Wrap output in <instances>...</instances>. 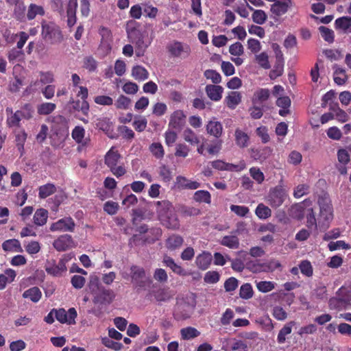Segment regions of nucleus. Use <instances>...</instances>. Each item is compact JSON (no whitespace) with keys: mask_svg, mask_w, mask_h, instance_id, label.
Returning a JSON list of instances; mask_svg holds the SVG:
<instances>
[{"mask_svg":"<svg viewBox=\"0 0 351 351\" xmlns=\"http://www.w3.org/2000/svg\"><path fill=\"white\" fill-rule=\"evenodd\" d=\"M8 114L6 124L9 128H20L22 119L29 120L33 117L34 109L31 104H25L20 110L13 112L12 108L8 107L5 110Z\"/></svg>","mask_w":351,"mask_h":351,"instance_id":"1","label":"nucleus"},{"mask_svg":"<svg viewBox=\"0 0 351 351\" xmlns=\"http://www.w3.org/2000/svg\"><path fill=\"white\" fill-rule=\"evenodd\" d=\"M89 288L93 295V302L95 304H109L114 298L113 291L100 286L97 280L91 281Z\"/></svg>","mask_w":351,"mask_h":351,"instance_id":"2","label":"nucleus"},{"mask_svg":"<svg viewBox=\"0 0 351 351\" xmlns=\"http://www.w3.org/2000/svg\"><path fill=\"white\" fill-rule=\"evenodd\" d=\"M79 89L77 97H80L81 100L75 99L71 97L68 105L70 106L71 112H81L83 115L88 117L90 111V106L87 101L88 90L86 87L82 86L79 87Z\"/></svg>","mask_w":351,"mask_h":351,"instance_id":"3","label":"nucleus"},{"mask_svg":"<svg viewBox=\"0 0 351 351\" xmlns=\"http://www.w3.org/2000/svg\"><path fill=\"white\" fill-rule=\"evenodd\" d=\"M42 36L43 39L51 45L62 41L63 35L58 25L52 22L42 24Z\"/></svg>","mask_w":351,"mask_h":351,"instance_id":"4","label":"nucleus"},{"mask_svg":"<svg viewBox=\"0 0 351 351\" xmlns=\"http://www.w3.org/2000/svg\"><path fill=\"white\" fill-rule=\"evenodd\" d=\"M195 306L184 299L178 300L173 313L177 321L185 320L191 317Z\"/></svg>","mask_w":351,"mask_h":351,"instance_id":"5","label":"nucleus"},{"mask_svg":"<svg viewBox=\"0 0 351 351\" xmlns=\"http://www.w3.org/2000/svg\"><path fill=\"white\" fill-rule=\"evenodd\" d=\"M169 55L173 58H186L191 52L190 47L182 42L173 40L167 45Z\"/></svg>","mask_w":351,"mask_h":351,"instance_id":"6","label":"nucleus"},{"mask_svg":"<svg viewBox=\"0 0 351 351\" xmlns=\"http://www.w3.org/2000/svg\"><path fill=\"white\" fill-rule=\"evenodd\" d=\"M53 312L55 313L56 319L61 324L66 323L69 325L75 324L77 313L75 308H70L68 311L62 308H53Z\"/></svg>","mask_w":351,"mask_h":351,"instance_id":"7","label":"nucleus"},{"mask_svg":"<svg viewBox=\"0 0 351 351\" xmlns=\"http://www.w3.org/2000/svg\"><path fill=\"white\" fill-rule=\"evenodd\" d=\"M286 193L281 186L271 189L267 196V202L273 208L280 206L285 202Z\"/></svg>","mask_w":351,"mask_h":351,"instance_id":"8","label":"nucleus"},{"mask_svg":"<svg viewBox=\"0 0 351 351\" xmlns=\"http://www.w3.org/2000/svg\"><path fill=\"white\" fill-rule=\"evenodd\" d=\"M66 260L61 258L58 263L54 260L47 261L45 267L47 273L53 277H60L66 273Z\"/></svg>","mask_w":351,"mask_h":351,"instance_id":"9","label":"nucleus"},{"mask_svg":"<svg viewBox=\"0 0 351 351\" xmlns=\"http://www.w3.org/2000/svg\"><path fill=\"white\" fill-rule=\"evenodd\" d=\"M75 227V223L74 220L71 217H66L52 223L49 229L51 232H72L74 231Z\"/></svg>","mask_w":351,"mask_h":351,"instance_id":"10","label":"nucleus"},{"mask_svg":"<svg viewBox=\"0 0 351 351\" xmlns=\"http://www.w3.org/2000/svg\"><path fill=\"white\" fill-rule=\"evenodd\" d=\"M132 282L136 287H144L145 285L144 279L145 278V269L137 265H132L130 267Z\"/></svg>","mask_w":351,"mask_h":351,"instance_id":"11","label":"nucleus"},{"mask_svg":"<svg viewBox=\"0 0 351 351\" xmlns=\"http://www.w3.org/2000/svg\"><path fill=\"white\" fill-rule=\"evenodd\" d=\"M186 123V115L182 110L174 111L170 116L169 127L178 131L181 130Z\"/></svg>","mask_w":351,"mask_h":351,"instance_id":"12","label":"nucleus"},{"mask_svg":"<svg viewBox=\"0 0 351 351\" xmlns=\"http://www.w3.org/2000/svg\"><path fill=\"white\" fill-rule=\"evenodd\" d=\"M73 240L69 234H62L56 239L53 245L54 248L59 252H64L73 246Z\"/></svg>","mask_w":351,"mask_h":351,"instance_id":"13","label":"nucleus"},{"mask_svg":"<svg viewBox=\"0 0 351 351\" xmlns=\"http://www.w3.org/2000/svg\"><path fill=\"white\" fill-rule=\"evenodd\" d=\"M292 5L291 0H278L271 6V12L277 16L285 14Z\"/></svg>","mask_w":351,"mask_h":351,"instance_id":"14","label":"nucleus"},{"mask_svg":"<svg viewBox=\"0 0 351 351\" xmlns=\"http://www.w3.org/2000/svg\"><path fill=\"white\" fill-rule=\"evenodd\" d=\"M77 0H69L66 6L67 25L72 27L77 21Z\"/></svg>","mask_w":351,"mask_h":351,"instance_id":"15","label":"nucleus"},{"mask_svg":"<svg viewBox=\"0 0 351 351\" xmlns=\"http://www.w3.org/2000/svg\"><path fill=\"white\" fill-rule=\"evenodd\" d=\"M176 184L180 189L195 190L200 187L201 184L197 181H193L184 176H178L176 177Z\"/></svg>","mask_w":351,"mask_h":351,"instance_id":"16","label":"nucleus"},{"mask_svg":"<svg viewBox=\"0 0 351 351\" xmlns=\"http://www.w3.org/2000/svg\"><path fill=\"white\" fill-rule=\"evenodd\" d=\"M174 295V293L169 288H160L153 291L154 298L159 303L169 302L173 299Z\"/></svg>","mask_w":351,"mask_h":351,"instance_id":"17","label":"nucleus"},{"mask_svg":"<svg viewBox=\"0 0 351 351\" xmlns=\"http://www.w3.org/2000/svg\"><path fill=\"white\" fill-rule=\"evenodd\" d=\"M205 90L207 96L214 101H219L222 97L223 88L219 85L209 84L206 85Z\"/></svg>","mask_w":351,"mask_h":351,"instance_id":"18","label":"nucleus"},{"mask_svg":"<svg viewBox=\"0 0 351 351\" xmlns=\"http://www.w3.org/2000/svg\"><path fill=\"white\" fill-rule=\"evenodd\" d=\"M206 130L208 134L219 138L222 135L223 126L221 122L211 120L206 124Z\"/></svg>","mask_w":351,"mask_h":351,"instance_id":"19","label":"nucleus"},{"mask_svg":"<svg viewBox=\"0 0 351 351\" xmlns=\"http://www.w3.org/2000/svg\"><path fill=\"white\" fill-rule=\"evenodd\" d=\"M226 351H247V345L245 341L232 338L228 340Z\"/></svg>","mask_w":351,"mask_h":351,"instance_id":"20","label":"nucleus"},{"mask_svg":"<svg viewBox=\"0 0 351 351\" xmlns=\"http://www.w3.org/2000/svg\"><path fill=\"white\" fill-rule=\"evenodd\" d=\"M156 213L160 218L168 217L169 212L172 208V204L169 200H162L155 202Z\"/></svg>","mask_w":351,"mask_h":351,"instance_id":"21","label":"nucleus"},{"mask_svg":"<svg viewBox=\"0 0 351 351\" xmlns=\"http://www.w3.org/2000/svg\"><path fill=\"white\" fill-rule=\"evenodd\" d=\"M212 259L210 252H204L196 257L195 263L199 269L206 270L210 266Z\"/></svg>","mask_w":351,"mask_h":351,"instance_id":"22","label":"nucleus"},{"mask_svg":"<svg viewBox=\"0 0 351 351\" xmlns=\"http://www.w3.org/2000/svg\"><path fill=\"white\" fill-rule=\"evenodd\" d=\"M162 263L166 267H169L175 274L180 276L186 275L185 270L180 265L176 263L171 257L167 255H165L163 257Z\"/></svg>","mask_w":351,"mask_h":351,"instance_id":"23","label":"nucleus"},{"mask_svg":"<svg viewBox=\"0 0 351 351\" xmlns=\"http://www.w3.org/2000/svg\"><path fill=\"white\" fill-rule=\"evenodd\" d=\"M270 96V91L268 88H258L256 90L252 98L253 104H261L266 101Z\"/></svg>","mask_w":351,"mask_h":351,"instance_id":"24","label":"nucleus"},{"mask_svg":"<svg viewBox=\"0 0 351 351\" xmlns=\"http://www.w3.org/2000/svg\"><path fill=\"white\" fill-rule=\"evenodd\" d=\"M184 239L182 237L178 234H172L166 240V247L169 250H176L179 249L183 244Z\"/></svg>","mask_w":351,"mask_h":351,"instance_id":"25","label":"nucleus"},{"mask_svg":"<svg viewBox=\"0 0 351 351\" xmlns=\"http://www.w3.org/2000/svg\"><path fill=\"white\" fill-rule=\"evenodd\" d=\"M313 202L307 198L303 202L296 204L292 207V212L295 213V217L299 219L304 217V210L306 207H310L312 205Z\"/></svg>","mask_w":351,"mask_h":351,"instance_id":"26","label":"nucleus"},{"mask_svg":"<svg viewBox=\"0 0 351 351\" xmlns=\"http://www.w3.org/2000/svg\"><path fill=\"white\" fill-rule=\"evenodd\" d=\"M313 202L307 198L303 202L296 204L292 207V212L295 213V217L299 219L304 217V210L306 207H310L312 205Z\"/></svg>","mask_w":351,"mask_h":351,"instance_id":"27","label":"nucleus"},{"mask_svg":"<svg viewBox=\"0 0 351 351\" xmlns=\"http://www.w3.org/2000/svg\"><path fill=\"white\" fill-rule=\"evenodd\" d=\"M335 25L337 29H341L344 33L351 32V17H339L335 20Z\"/></svg>","mask_w":351,"mask_h":351,"instance_id":"28","label":"nucleus"},{"mask_svg":"<svg viewBox=\"0 0 351 351\" xmlns=\"http://www.w3.org/2000/svg\"><path fill=\"white\" fill-rule=\"evenodd\" d=\"M42 297V292L38 287H31L23 293V298L29 299L32 302H38Z\"/></svg>","mask_w":351,"mask_h":351,"instance_id":"29","label":"nucleus"},{"mask_svg":"<svg viewBox=\"0 0 351 351\" xmlns=\"http://www.w3.org/2000/svg\"><path fill=\"white\" fill-rule=\"evenodd\" d=\"M295 324V322L291 321L286 324L280 330L277 336V342L279 344H283L285 343L287 337L292 332V326Z\"/></svg>","mask_w":351,"mask_h":351,"instance_id":"30","label":"nucleus"},{"mask_svg":"<svg viewBox=\"0 0 351 351\" xmlns=\"http://www.w3.org/2000/svg\"><path fill=\"white\" fill-rule=\"evenodd\" d=\"M241 101V95L239 92L233 91L225 98L226 106L230 109H234Z\"/></svg>","mask_w":351,"mask_h":351,"instance_id":"31","label":"nucleus"},{"mask_svg":"<svg viewBox=\"0 0 351 351\" xmlns=\"http://www.w3.org/2000/svg\"><path fill=\"white\" fill-rule=\"evenodd\" d=\"M57 189L55 184L52 183H47L39 186L38 197L40 199H45L55 193Z\"/></svg>","mask_w":351,"mask_h":351,"instance_id":"32","label":"nucleus"},{"mask_svg":"<svg viewBox=\"0 0 351 351\" xmlns=\"http://www.w3.org/2000/svg\"><path fill=\"white\" fill-rule=\"evenodd\" d=\"M48 211L45 208L37 209L34 213L33 219L36 226H44L48 219Z\"/></svg>","mask_w":351,"mask_h":351,"instance_id":"33","label":"nucleus"},{"mask_svg":"<svg viewBox=\"0 0 351 351\" xmlns=\"http://www.w3.org/2000/svg\"><path fill=\"white\" fill-rule=\"evenodd\" d=\"M235 143L241 148L247 147L249 145V136L240 129L235 130Z\"/></svg>","mask_w":351,"mask_h":351,"instance_id":"34","label":"nucleus"},{"mask_svg":"<svg viewBox=\"0 0 351 351\" xmlns=\"http://www.w3.org/2000/svg\"><path fill=\"white\" fill-rule=\"evenodd\" d=\"M2 248L5 252H21L22 248L19 240L11 239L5 241L2 243Z\"/></svg>","mask_w":351,"mask_h":351,"instance_id":"35","label":"nucleus"},{"mask_svg":"<svg viewBox=\"0 0 351 351\" xmlns=\"http://www.w3.org/2000/svg\"><path fill=\"white\" fill-rule=\"evenodd\" d=\"M220 243L230 249H237L239 247V239L236 235H227L222 237Z\"/></svg>","mask_w":351,"mask_h":351,"instance_id":"36","label":"nucleus"},{"mask_svg":"<svg viewBox=\"0 0 351 351\" xmlns=\"http://www.w3.org/2000/svg\"><path fill=\"white\" fill-rule=\"evenodd\" d=\"M121 158L120 154L117 152L112 149L109 150L105 156V164L110 169L117 166Z\"/></svg>","mask_w":351,"mask_h":351,"instance_id":"37","label":"nucleus"},{"mask_svg":"<svg viewBox=\"0 0 351 351\" xmlns=\"http://www.w3.org/2000/svg\"><path fill=\"white\" fill-rule=\"evenodd\" d=\"M284 61L281 56L276 57V62L274 69L270 71L269 77L271 79H276L283 73Z\"/></svg>","mask_w":351,"mask_h":351,"instance_id":"38","label":"nucleus"},{"mask_svg":"<svg viewBox=\"0 0 351 351\" xmlns=\"http://www.w3.org/2000/svg\"><path fill=\"white\" fill-rule=\"evenodd\" d=\"M132 76L138 81H144L149 77V72L143 66L136 65L132 68Z\"/></svg>","mask_w":351,"mask_h":351,"instance_id":"39","label":"nucleus"},{"mask_svg":"<svg viewBox=\"0 0 351 351\" xmlns=\"http://www.w3.org/2000/svg\"><path fill=\"white\" fill-rule=\"evenodd\" d=\"M27 138V134L25 130L22 129L17 132L15 134L16 146L21 155L24 151V145Z\"/></svg>","mask_w":351,"mask_h":351,"instance_id":"40","label":"nucleus"},{"mask_svg":"<svg viewBox=\"0 0 351 351\" xmlns=\"http://www.w3.org/2000/svg\"><path fill=\"white\" fill-rule=\"evenodd\" d=\"M45 14L44 8L34 3H31L29 5L27 18L28 20H33L37 15L43 16Z\"/></svg>","mask_w":351,"mask_h":351,"instance_id":"41","label":"nucleus"},{"mask_svg":"<svg viewBox=\"0 0 351 351\" xmlns=\"http://www.w3.org/2000/svg\"><path fill=\"white\" fill-rule=\"evenodd\" d=\"M13 5H14L13 10L14 17L19 21H23L25 17L26 10V7L24 4V2L22 1L17 3H14Z\"/></svg>","mask_w":351,"mask_h":351,"instance_id":"42","label":"nucleus"},{"mask_svg":"<svg viewBox=\"0 0 351 351\" xmlns=\"http://www.w3.org/2000/svg\"><path fill=\"white\" fill-rule=\"evenodd\" d=\"M193 199L199 203L210 204L211 195L208 191L199 190L197 191L193 195Z\"/></svg>","mask_w":351,"mask_h":351,"instance_id":"43","label":"nucleus"},{"mask_svg":"<svg viewBox=\"0 0 351 351\" xmlns=\"http://www.w3.org/2000/svg\"><path fill=\"white\" fill-rule=\"evenodd\" d=\"M348 80L345 69L337 67L334 71V82L339 86L343 85Z\"/></svg>","mask_w":351,"mask_h":351,"instance_id":"44","label":"nucleus"},{"mask_svg":"<svg viewBox=\"0 0 351 351\" xmlns=\"http://www.w3.org/2000/svg\"><path fill=\"white\" fill-rule=\"evenodd\" d=\"M181 337L184 340H189L198 337L200 332L193 327H186L180 330Z\"/></svg>","mask_w":351,"mask_h":351,"instance_id":"45","label":"nucleus"},{"mask_svg":"<svg viewBox=\"0 0 351 351\" xmlns=\"http://www.w3.org/2000/svg\"><path fill=\"white\" fill-rule=\"evenodd\" d=\"M56 108V105L51 102L43 103L38 106L37 112L40 115H48Z\"/></svg>","mask_w":351,"mask_h":351,"instance_id":"46","label":"nucleus"},{"mask_svg":"<svg viewBox=\"0 0 351 351\" xmlns=\"http://www.w3.org/2000/svg\"><path fill=\"white\" fill-rule=\"evenodd\" d=\"M330 110L335 112L334 117L335 116L336 119L339 121L344 123L348 120L349 117L348 114L344 110L341 109L337 104L330 105Z\"/></svg>","mask_w":351,"mask_h":351,"instance_id":"47","label":"nucleus"},{"mask_svg":"<svg viewBox=\"0 0 351 351\" xmlns=\"http://www.w3.org/2000/svg\"><path fill=\"white\" fill-rule=\"evenodd\" d=\"M318 204L320 208L322 214L326 213V214L332 215V207L329 198L326 196L319 197L318 199Z\"/></svg>","mask_w":351,"mask_h":351,"instance_id":"48","label":"nucleus"},{"mask_svg":"<svg viewBox=\"0 0 351 351\" xmlns=\"http://www.w3.org/2000/svg\"><path fill=\"white\" fill-rule=\"evenodd\" d=\"M85 135V130L82 126H75L72 131L71 136L75 141L77 143H82L83 145H86L84 143Z\"/></svg>","mask_w":351,"mask_h":351,"instance_id":"49","label":"nucleus"},{"mask_svg":"<svg viewBox=\"0 0 351 351\" xmlns=\"http://www.w3.org/2000/svg\"><path fill=\"white\" fill-rule=\"evenodd\" d=\"M212 167L220 171H232L237 168V165L230 163H226L221 160H216L211 162Z\"/></svg>","mask_w":351,"mask_h":351,"instance_id":"50","label":"nucleus"},{"mask_svg":"<svg viewBox=\"0 0 351 351\" xmlns=\"http://www.w3.org/2000/svg\"><path fill=\"white\" fill-rule=\"evenodd\" d=\"M255 213L259 219H266L271 217V210L263 204H259L256 208Z\"/></svg>","mask_w":351,"mask_h":351,"instance_id":"51","label":"nucleus"},{"mask_svg":"<svg viewBox=\"0 0 351 351\" xmlns=\"http://www.w3.org/2000/svg\"><path fill=\"white\" fill-rule=\"evenodd\" d=\"M252 19L255 23L258 25H263L266 22L267 15L265 12L262 10H254V12L252 14Z\"/></svg>","mask_w":351,"mask_h":351,"instance_id":"52","label":"nucleus"},{"mask_svg":"<svg viewBox=\"0 0 351 351\" xmlns=\"http://www.w3.org/2000/svg\"><path fill=\"white\" fill-rule=\"evenodd\" d=\"M184 139L191 145H197L199 140L197 134L191 129L186 128L183 132Z\"/></svg>","mask_w":351,"mask_h":351,"instance_id":"53","label":"nucleus"},{"mask_svg":"<svg viewBox=\"0 0 351 351\" xmlns=\"http://www.w3.org/2000/svg\"><path fill=\"white\" fill-rule=\"evenodd\" d=\"M255 60L258 64L264 69H270L271 65L269 62V56L266 52L264 51L258 55H256Z\"/></svg>","mask_w":351,"mask_h":351,"instance_id":"54","label":"nucleus"},{"mask_svg":"<svg viewBox=\"0 0 351 351\" xmlns=\"http://www.w3.org/2000/svg\"><path fill=\"white\" fill-rule=\"evenodd\" d=\"M147 120L144 117H136L132 123V125L135 130L138 132H143L147 128Z\"/></svg>","mask_w":351,"mask_h":351,"instance_id":"55","label":"nucleus"},{"mask_svg":"<svg viewBox=\"0 0 351 351\" xmlns=\"http://www.w3.org/2000/svg\"><path fill=\"white\" fill-rule=\"evenodd\" d=\"M319 32L321 34L322 37L324 40L328 43H332L334 42L335 35L334 32L324 26H320L319 27Z\"/></svg>","mask_w":351,"mask_h":351,"instance_id":"56","label":"nucleus"},{"mask_svg":"<svg viewBox=\"0 0 351 351\" xmlns=\"http://www.w3.org/2000/svg\"><path fill=\"white\" fill-rule=\"evenodd\" d=\"M204 75L206 79L210 80L215 84L220 83L221 81V75L215 70L207 69L204 71Z\"/></svg>","mask_w":351,"mask_h":351,"instance_id":"57","label":"nucleus"},{"mask_svg":"<svg viewBox=\"0 0 351 351\" xmlns=\"http://www.w3.org/2000/svg\"><path fill=\"white\" fill-rule=\"evenodd\" d=\"M149 150L152 154L158 159L162 158L164 156V149L160 143H152L149 147Z\"/></svg>","mask_w":351,"mask_h":351,"instance_id":"58","label":"nucleus"},{"mask_svg":"<svg viewBox=\"0 0 351 351\" xmlns=\"http://www.w3.org/2000/svg\"><path fill=\"white\" fill-rule=\"evenodd\" d=\"M239 295L243 299H250L253 296L252 287L250 283L243 285L239 291Z\"/></svg>","mask_w":351,"mask_h":351,"instance_id":"59","label":"nucleus"},{"mask_svg":"<svg viewBox=\"0 0 351 351\" xmlns=\"http://www.w3.org/2000/svg\"><path fill=\"white\" fill-rule=\"evenodd\" d=\"M190 148L184 143H178L176 145L175 156L176 157L186 158L188 156Z\"/></svg>","mask_w":351,"mask_h":351,"instance_id":"60","label":"nucleus"},{"mask_svg":"<svg viewBox=\"0 0 351 351\" xmlns=\"http://www.w3.org/2000/svg\"><path fill=\"white\" fill-rule=\"evenodd\" d=\"M299 267L301 271V273L303 275L307 277H311L313 276V269L310 261L307 260L302 261L299 265Z\"/></svg>","mask_w":351,"mask_h":351,"instance_id":"61","label":"nucleus"},{"mask_svg":"<svg viewBox=\"0 0 351 351\" xmlns=\"http://www.w3.org/2000/svg\"><path fill=\"white\" fill-rule=\"evenodd\" d=\"M119 208V204L113 201H108L104 204V210L110 215H115Z\"/></svg>","mask_w":351,"mask_h":351,"instance_id":"62","label":"nucleus"},{"mask_svg":"<svg viewBox=\"0 0 351 351\" xmlns=\"http://www.w3.org/2000/svg\"><path fill=\"white\" fill-rule=\"evenodd\" d=\"M159 176L161 177L162 180L165 182H169L172 179V173L170 169L163 165L159 167L158 169Z\"/></svg>","mask_w":351,"mask_h":351,"instance_id":"63","label":"nucleus"},{"mask_svg":"<svg viewBox=\"0 0 351 351\" xmlns=\"http://www.w3.org/2000/svg\"><path fill=\"white\" fill-rule=\"evenodd\" d=\"M310 187L306 184L298 185L293 191V196L295 198H300L302 196L308 194Z\"/></svg>","mask_w":351,"mask_h":351,"instance_id":"64","label":"nucleus"}]
</instances>
